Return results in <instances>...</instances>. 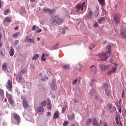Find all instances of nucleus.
I'll return each instance as SVG.
<instances>
[{
	"mask_svg": "<svg viewBox=\"0 0 126 126\" xmlns=\"http://www.w3.org/2000/svg\"><path fill=\"white\" fill-rule=\"evenodd\" d=\"M50 20L54 25H61L63 23V19L60 18L58 16H52Z\"/></svg>",
	"mask_w": 126,
	"mask_h": 126,
	"instance_id": "obj_1",
	"label": "nucleus"
},
{
	"mask_svg": "<svg viewBox=\"0 0 126 126\" xmlns=\"http://www.w3.org/2000/svg\"><path fill=\"white\" fill-rule=\"evenodd\" d=\"M121 17H122V16L120 14H117L114 16L113 21L115 22V24H119V23H120Z\"/></svg>",
	"mask_w": 126,
	"mask_h": 126,
	"instance_id": "obj_2",
	"label": "nucleus"
},
{
	"mask_svg": "<svg viewBox=\"0 0 126 126\" xmlns=\"http://www.w3.org/2000/svg\"><path fill=\"white\" fill-rule=\"evenodd\" d=\"M23 107L25 108V110H27L29 112H31V106L29 105L28 103H27V101L24 100V102H23Z\"/></svg>",
	"mask_w": 126,
	"mask_h": 126,
	"instance_id": "obj_3",
	"label": "nucleus"
},
{
	"mask_svg": "<svg viewBox=\"0 0 126 126\" xmlns=\"http://www.w3.org/2000/svg\"><path fill=\"white\" fill-rule=\"evenodd\" d=\"M6 97L7 99H8V102L10 103V105H14V100L12 99V96L10 94L6 93Z\"/></svg>",
	"mask_w": 126,
	"mask_h": 126,
	"instance_id": "obj_4",
	"label": "nucleus"
},
{
	"mask_svg": "<svg viewBox=\"0 0 126 126\" xmlns=\"http://www.w3.org/2000/svg\"><path fill=\"white\" fill-rule=\"evenodd\" d=\"M86 17L88 19H92L93 17V12H92L91 8L88 9V14H87Z\"/></svg>",
	"mask_w": 126,
	"mask_h": 126,
	"instance_id": "obj_5",
	"label": "nucleus"
},
{
	"mask_svg": "<svg viewBox=\"0 0 126 126\" xmlns=\"http://www.w3.org/2000/svg\"><path fill=\"white\" fill-rule=\"evenodd\" d=\"M12 116L15 120V121H16V122L18 123V124H19L20 122H21V119L20 118V116H19V115H18V114H17V113H14L12 114Z\"/></svg>",
	"mask_w": 126,
	"mask_h": 126,
	"instance_id": "obj_6",
	"label": "nucleus"
},
{
	"mask_svg": "<svg viewBox=\"0 0 126 126\" xmlns=\"http://www.w3.org/2000/svg\"><path fill=\"white\" fill-rule=\"evenodd\" d=\"M90 68L91 69V73L92 74H96L97 73V67L93 65Z\"/></svg>",
	"mask_w": 126,
	"mask_h": 126,
	"instance_id": "obj_7",
	"label": "nucleus"
},
{
	"mask_svg": "<svg viewBox=\"0 0 126 126\" xmlns=\"http://www.w3.org/2000/svg\"><path fill=\"white\" fill-rule=\"evenodd\" d=\"M108 109L110 111L111 113H114L116 111V107L113 106L112 104L109 103L107 105Z\"/></svg>",
	"mask_w": 126,
	"mask_h": 126,
	"instance_id": "obj_8",
	"label": "nucleus"
},
{
	"mask_svg": "<svg viewBox=\"0 0 126 126\" xmlns=\"http://www.w3.org/2000/svg\"><path fill=\"white\" fill-rule=\"evenodd\" d=\"M43 12L44 13H47L49 12L50 14H54L55 12H56V10L55 9H43Z\"/></svg>",
	"mask_w": 126,
	"mask_h": 126,
	"instance_id": "obj_9",
	"label": "nucleus"
},
{
	"mask_svg": "<svg viewBox=\"0 0 126 126\" xmlns=\"http://www.w3.org/2000/svg\"><path fill=\"white\" fill-rule=\"evenodd\" d=\"M98 57L100 58H102V61H106V60L108 59V56H107V54L106 53L100 54L99 55H98Z\"/></svg>",
	"mask_w": 126,
	"mask_h": 126,
	"instance_id": "obj_10",
	"label": "nucleus"
},
{
	"mask_svg": "<svg viewBox=\"0 0 126 126\" xmlns=\"http://www.w3.org/2000/svg\"><path fill=\"white\" fill-rule=\"evenodd\" d=\"M120 33L121 34L122 38H125L126 39V29H122L120 31Z\"/></svg>",
	"mask_w": 126,
	"mask_h": 126,
	"instance_id": "obj_11",
	"label": "nucleus"
},
{
	"mask_svg": "<svg viewBox=\"0 0 126 126\" xmlns=\"http://www.w3.org/2000/svg\"><path fill=\"white\" fill-rule=\"evenodd\" d=\"M52 90H56L57 89V86H56V80H53L50 84Z\"/></svg>",
	"mask_w": 126,
	"mask_h": 126,
	"instance_id": "obj_12",
	"label": "nucleus"
},
{
	"mask_svg": "<svg viewBox=\"0 0 126 126\" xmlns=\"http://www.w3.org/2000/svg\"><path fill=\"white\" fill-rule=\"evenodd\" d=\"M111 67V66L109 65H102L100 68L102 71H106L107 69H109Z\"/></svg>",
	"mask_w": 126,
	"mask_h": 126,
	"instance_id": "obj_13",
	"label": "nucleus"
},
{
	"mask_svg": "<svg viewBox=\"0 0 126 126\" xmlns=\"http://www.w3.org/2000/svg\"><path fill=\"white\" fill-rule=\"evenodd\" d=\"M8 86L7 88L9 91H11V89H12V81L9 80L8 81Z\"/></svg>",
	"mask_w": 126,
	"mask_h": 126,
	"instance_id": "obj_14",
	"label": "nucleus"
},
{
	"mask_svg": "<svg viewBox=\"0 0 126 126\" xmlns=\"http://www.w3.org/2000/svg\"><path fill=\"white\" fill-rule=\"evenodd\" d=\"M12 20V18L10 17H6L4 18L3 22L10 23L11 22V20Z\"/></svg>",
	"mask_w": 126,
	"mask_h": 126,
	"instance_id": "obj_15",
	"label": "nucleus"
},
{
	"mask_svg": "<svg viewBox=\"0 0 126 126\" xmlns=\"http://www.w3.org/2000/svg\"><path fill=\"white\" fill-rule=\"evenodd\" d=\"M105 95H106L107 97H110V96H111L112 94V91L110 90V89L105 90Z\"/></svg>",
	"mask_w": 126,
	"mask_h": 126,
	"instance_id": "obj_16",
	"label": "nucleus"
},
{
	"mask_svg": "<svg viewBox=\"0 0 126 126\" xmlns=\"http://www.w3.org/2000/svg\"><path fill=\"white\" fill-rule=\"evenodd\" d=\"M44 112V108L42 106H39L37 108V113L41 114V113H43Z\"/></svg>",
	"mask_w": 126,
	"mask_h": 126,
	"instance_id": "obj_17",
	"label": "nucleus"
},
{
	"mask_svg": "<svg viewBox=\"0 0 126 126\" xmlns=\"http://www.w3.org/2000/svg\"><path fill=\"white\" fill-rule=\"evenodd\" d=\"M106 21V18L105 17H102L100 19L98 20V23L99 24H102L104 23Z\"/></svg>",
	"mask_w": 126,
	"mask_h": 126,
	"instance_id": "obj_18",
	"label": "nucleus"
},
{
	"mask_svg": "<svg viewBox=\"0 0 126 126\" xmlns=\"http://www.w3.org/2000/svg\"><path fill=\"white\" fill-rule=\"evenodd\" d=\"M116 124L118 126H123V124L118 117H116Z\"/></svg>",
	"mask_w": 126,
	"mask_h": 126,
	"instance_id": "obj_19",
	"label": "nucleus"
},
{
	"mask_svg": "<svg viewBox=\"0 0 126 126\" xmlns=\"http://www.w3.org/2000/svg\"><path fill=\"white\" fill-rule=\"evenodd\" d=\"M103 89H104L105 91L109 89V85L107 83H104L102 87Z\"/></svg>",
	"mask_w": 126,
	"mask_h": 126,
	"instance_id": "obj_20",
	"label": "nucleus"
},
{
	"mask_svg": "<svg viewBox=\"0 0 126 126\" xmlns=\"http://www.w3.org/2000/svg\"><path fill=\"white\" fill-rule=\"evenodd\" d=\"M93 125L94 126H98V122L95 118H93Z\"/></svg>",
	"mask_w": 126,
	"mask_h": 126,
	"instance_id": "obj_21",
	"label": "nucleus"
},
{
	"mask_svg": "<svg viewBox=\"0 0 126 126\" xmlns=\"http://www.w3.org/2000/svg\"><path fill=\"white\" fill-rule=\"evenodd\" d=\"M76 8L77 9H78L77 11H79L80 8H81V10H83V7H82V5L81 4L77 5Z\"/></svg>",
	"mask_w": 126,
	"mask_h": 126,
	"instance_id": "obj_22",
	"label": "nucleus"
},
{
	"mask_svg": "<svg viewBox=\"0 0 126 126\" xmlns=\"http://www.w3.org/2000/svg\"><path fill=\"white\" fill-rule=\"evenodd\" d=\"M106 53H111V46L108 45L107 48H106Z\"/></svg>",
	"mask_w": 126,
	"mask_h": 126,
	"instance_id": "obj_23",
	"label": "nucleus"
},
{
	"mask_svg": "<svg viewBox=\"0 0 126 126\" xmlns=\"http://www.w3.org/2000/svg\"><path fill=\"white\" fill-rule=\"evenodd\" d=\"M7 66V64L6 63H3L2 65V69L3 70H6V67Z\"/></svg>",
	"mask_w": 126,
	"mask_h": 126,
	"instance_id": "obj_24",
	"label": "nucleus"
},
{
	"mask_svg": "<svg viewBox=\"0 0 126 126\" xmlns=\"http://www.w3.org/2000/svg\"><path fill=\"white\" fill-rule=\"evenodd\" d=\"M91 122H92V119L89 118L86 121L87 126H89L91 124Z\"/></svg>",
	"mask_w": 126,
	"mask_h": 126,
	"instance_id": "obj_25",
	"label": "nucleus"
},
{
	"mask_svg": "<svg viewBox=\"0 0 126 126\" xmlns=\"http://www.w3.org/2000/svg\"><path fill=\"white\" fill-rule=\"evenodd\" d=\"M9 54L11 57H13V55H14V50H13V49H11L10 50Z\"/></svg>",
	"mask_w": 126,
	"mask_h": 126,
	"instance_id": "obj_26",
	"label": "nucleus"
},
{
	"mask_svg": "<svg viewBox=\"0 0 126 126\" xmlns=\"http://www.w3.org/2000/svg\"><path fill=\"white\" fill-rule=\"evenodd\" d=\"M68 120H69V121H73V119H74V114H72V116H69L68 117Z\"/></svg>",
	"mask_w": 126,
	"mask_h": 126,
	"instance_id": "obj_27",
	"label": "nucleus"
},
{
	"mask_svg": "<svg viewBox=\"0 0 126 126\" xmlns=\"http://www.w3.org/2000/svg\"><path fill=\"white\" fill-rule=\"evenodd\" d=\"M0 96L3 97L4 96V92L2 89H0Z\"/></svg>",
	"mask_w": 126,
	"mask_h": 126,
	"instance_id": "obj_28",
	"label": "nucleus"
},
{
	"mask_svg": "<svg viewBox=\"0 0 126 126\" xmlns=\"http://www.w3.org/2000/svg\"><path fill=\"white\" fill-rule=\"evenodd\" d=\"M95 93H96V92L94 90H92L90 92V94L91 96H94Z\"/></svg>",
	"mask_w": 126,
	"mask_h": 126,
	"instance_id": "obj_29",
	"label": "nucleus"
},
{
	"mask_svg": "<svg viewBox=\"0 0 126 126\" xmlns=\"http://www.w3.org/2000/svg\"><path fill=\"white\" fill-rule=\"evenodd\" d=\"M59 117V112H55L53 116V119H58Z\"/></svg>",
	"mask_w": 126,
	"mask_h": 126,
	"instance_id": "obj_30",
	"label": "nucleus"
},
{
	"mask_svg": "<svg viewBox=\"0 0 126 126\" xmlns=\"http://www.w3.org/2000/svg\"><path fill=\"white\" fill-rule=\"evenodd\" d=\"M94 14L95 15V17H99L100 15V13H99V11H95L94 12Z\"/></svg>",
	"mask_w": 126,
	"mask_h": 126,
	"instance_id": "obj_31",
	"label": "nucleus"
},
{
	"mask_svg": "<svg viewBox=\"0 0 126 126\" xmlns=\"http://www.w3.org/2000/svg\"><path fill=\"white\" fill-rule=\"evenodd\" d=\"M19 35H20V32H16L15 33H14V34L13 35V37H14V38H17V36H18Z\"/></svg>",
	"mask_w": 126,
	"mask_h": 126,
	"instance_id": "obj_32",
	"label": "nucleus"
},
{
	"mask_svg": "<svg viewBox=\"0 0 126 126\" xmlns=\"http://www.w3.org/2000/svg\"><path fill=\"white\" fill-rule=\"evenodd\" d=\"M67 108V105H65L62 108V113H64L65 112V110H66V108Z\"/></svg>",
	"mask_w": 126,
	"mask_h": 126,
	"instance_id": "obj_33",
	"label": "nucleus"
},
{
	"mask_svg": "<svg viewBox=\"0 0 126 126\" xmlns=\"http://www.w3.org/2000/svg\"><path fill=\"white\" fill-rule=\"evenodd\" d=\"M63 67L64 68V69H68V68H69V65H63Z\"/></svg>",
	"mask_w": 126,
	"mask_h": 126,
	"instance_id": "obj_34",
	"label": "nucleus"
},
{
	"mask_svg": "<svg viewBox=\"0 0 126 126\" xmlns=\"http://www.w3.org/2000/svg\"><path fill=\"white\" fill-rule=\"evenodd\" d=\"M8 12H9V9H7L4 11L3 14L4 15H7V14H8Z\"/></svg>",
	"mask_w": 126,
	"mask_h": 126,
	"instance_id": "obj_35",
	"label": "nucleus"
},
{
	"mask_svg": "<svg viewBox=\"0 0 126 126\" xmlns=\"http://www.w3.org/2000/svg\"><path fill=\"white\" fill-rule=\"evenodd\" d=\"M41 61L42 62H46V58H45V54H43L41 57Z\"/></svg>",
	"mask_w": 126,
	"mask_h": 126,
	"instance_id": "obj_36",
	"label": "nucleus"
},
{
	"mask_svg": "<svg viewBox=\"0 0 126 126\" xmlns=\"http://www.w3.org/2000/svg\"><path fill=\"white\" fill-rule=\"evenodd\" d=\"M94 48H95V44H90L89 46L90 50H93V49H94Z\"/></svg>",
	"mask_w": 126,
	"mask_h": 126,
	"instance_id": "obj_37",
	"label": "nucleus"
},
{
	"mask_svg": "<svg viewBox=\"0 0 126 126\" xmlns=\"http://www.w3.org/2000/svg\"><path fill=\"white\" fill-rule=\"evenodd\" d=\"M47 108H48V109L49 110H51V109H52V106L51 105V102H49L47 104Z\"/></svg>",
	"mask_w": 126,
	"mask_h": 126,
	"instance_id": "obj_38",
	"label": "nucleus"
},
{
	"mask_svg": "<svg viewBox=\"0 0 126 126\" xmlns=\"http://www.w3.org/2000/svg\"><path fill=\"white\" fill-rule=\"evenodd\" d=\"M38 57H39V54H35L34 56V57L32 58V61H34V60H37Z\"/></svg>",
	"mask_w": 126,
	"mask_h": 126,
	"instance_id": "obj_39",
	"label": "nucleus"
},
{
	"mask_svg": "<svg viewBox=\"0 0 126 126\" xmlns=\"http://www.w3.org/2000/svg\"><path fill=\"white\" fill-rule=\"evenodd\" d=\"M28 41H29V43H32L33 44H34V38H29L28 39Z\"/></svg>",
	"mask_w": 126,
	"mask_h": 126,
	"instance_id": "obj_40",
	"label": "nucleus"
},
{
	"mask_svg": "<svg viewBox=\"0 0 126 126\" xmlns=\"http://www.w3.org/2000/svg\"><path fill=\"white\" fill-rule=\"evenodd\" d=\"M98 2H99L100 4H102V5L105 3L104 0H98Z\"/></svg>",
	"mask_w": 126,
	"mask_h": 126,
	"instance_id": "obj_41",
	"label": "nucleus"
},
{
	"mask_svg": "<svg viewBox=\"0 0 126 126\" xmlns=\"http://www.w3.org/2000/svg\"><path fill=\"white\" fill-rule=\"evenodd\" d=\"M26 72V70L22 69L21 71H20V74H23V73H25Z\"/></svg>",
	"mask_w": 126,
	"mask_h": 126,
	"instance_id": "obj_42",
	"label": "nucleus"
},
{
	"mask_svg": "<svg viewBox=\"0 0 126 126\" xmlns=\"http://www.w3.org/2000/svg\"><path fill=\"white\" fill-rule=\"evenodd\" d=\"M41 106H43L44 107V106H46L47 105V103H46V101H43L41 103Z\"/></svg>",
	"mask_w": 126,
	"mask_h": 126,
	"instance_id": "obj_43",
	"label": "nucleus"
},
{
	"mask_svg": "<svg viewBox=\"0 0 126 126\" xmlns=\"http://www.w3.org/2000/svg\"><path fill=\"white\" fill-rule=\"evenodd\" d=\"M94 11H96V12H97V11H99V6L96 5L95 6V9Z\"/></svg>",
	"mask_w": 126,
	"mask_h": 126,
	"instance_id": "obj_44",
	"label": "nucleus"
},
{
	"mask_svg": "<svg viewBox=\"0 0 126 126\" xmlns=\"http://www.w3.org/2000/svg\"><path fill=\"white\" fill-rule=\"evenodd\" d=\"M67 125H68V122L67 121H65L63 124V126H66Z\"/></svg>",
	"mask_w": 126,
	"mask_h": 126,
	"instance_id": "obj_45",
	"label": "nucleus"
},
{
	"mask_svg": "<svg viewBox=\"0 0 126 126\" xmlns=\"http://www.w3.org/2000/svg\"><path fill=\"white\" fill-rule=\"evenodd\" d=\"M59 48V43H57L55 46H54V49H57Z\"/></svg>",
	"mask_w": 126,
	"mask_h": 126,
	"instance_id": "obj_46",
	"label": "nucleus"
},
{
	"mask_svg": "<svg viewBox=\"0 0 126 126\" xmlns=\"http://www.w3.org/2000/svg\"><path fill=\"white\" fill-rule=\"evenodd\" d=\"M17 78L19 79V81L22 80V77L21 76L18 75L17 77Z\"/></svg>",
	"mask_w": 126,
	"mask_h": 126,
	"instance_id": "obj_47",
	"label": "nucleus"
},
{
	"mask_svg": "<svg viewBox=\"0 0 126 126\" xmlns=\"http://www.w3.org/2000/svg\"><path fill=\"white\" fill-rule=\"evenodd\" d=\"M115 70H117V68L113 67L112 69L111 70V71L113 72H115Z\"/></svg>",
	"mask_w": 126,
	"mask_h": 126,
	"instance_id": "obj_48",
	"label": "nucleus"
},
{
	"mask_svg": "<svg viewBox=\"0 0 126 126\" xmlns=\"http://www.w3.org/2000/svg\"><path fill=\"white\" fill-rule=\"evenodd\" d=\"M21 98L22 100H23V103L24 102V101H26V99H25V97L24 96H21Z\"/></svg>",
	"mask_w": 126,
	"mask_h": 126,
	"instance_id": "obj_49",
	"label": "nucleus"
},
{
	"mask_svg": "<svg viewBox=\"0 0 126 126\" xmlns=\"http://www.w3.org/2000/svg\"><path fill=\"white\" fill-rule=\"evenodd\" d=\"M76 82H77V80H74L72 82L73 85H75V84H76Z\"/></svg>",
	"mask_w": 126,
	"mask_h": 126,
	"instance_id": "obj_50",
	"label": "nucleus"
},
{
	"mask_svg": "<svg viewBox=\"0 0 126 126\" xmlns=\"http://www.w3.org/2000/svg\"><path fill=\"white\" fill-rule=\"evenodd\" d=\"M0 55L1 57H4V54L2 53V51H0Z\"/></svg>",
	"mask_w": 126,
	"mask_h": 126,
	"instance_id": "obj_51",
	"label": "nucleus"
},
{
	"mask_svg": "<svg viewBox=\"0 0 126 126\" xmlns=\"http://www.w3.org/2000/svg\"><path fill=\"white\" fill-rule=\"evenodd\" d=\"M118 110H119V113H120V114H121L122 113V107H119Z\"/></svg>",
	"mask_w": 126,
	"mask_h": 126,
	"instance_id": "obj_52",
	"label": "nucleus"
},
{
	"mask_svg": "<svg viewBox=\"0 0 126 126\" xmlns=\"http://www.w3.org/2000/svg\"><path fill=\"white\" fill-rule=\"evenodd\" d=\"M78 65H79V67L78 70H80V69H81V68H82V66L81 65V64H80V63H79Z\"/></svg>",
	"mask_w": 126,
	"mask_h": 126,
	"instance_id": "obj_53",
	"label": "nucleus"
},
{
	"mask_svg": "<svg viewBox=\"0 0 126 126\" xmlns=\"http://www.w3.org/2000/svg\"><path fill=\"white\" fill-rule=\"evenodd\" d=\"M45 79H48V77L47 76H45L42 77V80H43L44 81H45Z\"/></svg>",
	"mask_w": 126,
	"mask_h": 126,
	"instance_id": "obj_54",
	"label": "nucleus"
},
{
	"mask_svg": "<svg viewBox=\"0 0 126 126\" xmlns=\"http://www.w3.org/2000/svg\"><path fill=\"white\" fill-rule=\"evenodd\" d=\"M112 73H112V72L111 70V71H108V72H107V74H108V75H111Z\"/></svg>",
	"mask_w": 126,
	"mask_h": 126,
	"instance_id": "obj_55",
	"label": "nucleus"
},
{
	"mask_svg": "<svg viewBox=\"0 0 126 126\" xmlns=\"http://www.w3.org/2000/svg\"><path fill=\"white\" fill-rule=\"evenodd\" d=\"M36 32H37V33H40V32H42V29L37 30Z\"/></svg>",
	"mask_w": 126,
	"mask_h": 126,
	"instance_id": "obj_56",
	"label": "nucleus"
},
{
	"mask_svg": "<svg viewBox=\"0 0 126 126\" xmlns=\"http://www.w3.org/2000/svg\"><path fill=\"white\" fill-rule=\"evenodd\" d=\"M18 43H19V41L18 40H16L15 41V45H17Z\"/></svg>",
	"mask_w": 126,
	"mask_h": 126,
	"instance_id": "obj_57",
	"label": "nucleus"
},
{
	"mask_svg": "<svg viewBox=\"0 0 126 126\" xmlns=\"http://www.w3.org/2000/svg\"><path fill=\"white\" fill-rule=\"evenodd\" d=\"M2 3L1 0H0V8H1L2 7V6H1V4Z\"/></svg>",
	"mask_w": 126,
	"mask_h": 126,
	"instance_id": "obj_58",
	"label": "nucleus"
},
{
	"mask_svg": "<svg viewBox=\"0 0 126 126\" xmlns=\"http://www.w3.org/2000/svg\"><path fill=\"white\" fill-rule=\"evenodd\" d=\"M94 27L96 28L98 26V23H95L94 25Z\"/></svg>",
	"mask_w": 126,
	"mask_h": 126,
	"instance_id": "obj_59",
	"label": "nucleus"
},
{
	"mask_svg": "<svg viewBox=\"0 0 126 126\" xmlns=\"http://www.w3.org/2000/svg\"><path fill=\"white\" fill-rule=\"evenodd\" d=\"M110 63H113V62H114V59L113 58H111L110 59Z\"/></svg>",
	"mask_w": 126,
	"mask_h": 126,
	"instance_id": "obj_60",
	"label": "nucleus"
},
{
	"mask_svg": "<svg viewBox=\"0 0 126 126\" xmlns=\"http://www.w3.org/2000/svg\"><path fill=\"white\" fill-rule=\"evenodd\" d=\"M35 29H36V26H33L32 27V30L34 31Z\"/></svg>",
	"mask_w": 126,
	"mask_h": 126,
	"instance_id": "obj_61",
	"label": "nucleus"
},
{
	"mask_svg": "<svg viewBox=\"0 0 126 126\" xmlns=\"http://www.w3.org/2000/svg\"><path fill=\"white\" fill-rule=\"evenodd\" d=\"M20 12H21V13H24L23 12V10H22V9L20 10Z\"/></svg>",
	"mask_w": 126,
	"mask_h": 126,
	"instance_id": "obj_62",
	"label": "nucleus"
},
{
	"mask_svg": "<svg viewBox=\"0 0 126 126\" xmlns=\"http://www.w3.org/2000/svg\"><path fill=\"white\" fill-rule=\"evenodd\" d=\"M18 28H19L17 26V27H16L14 28V30H18Z\"/></svg>",
	"mask_w": 126,
	"mask_h": 126,
	"instance_id": "obj_63",
	"label": "nucleus"
},
{
	"mask_svg": "<svg viewBox=\"0 0 126 126\" xmlns=\"http://www.w3.org/2000/svg\"><path fill=\"white\" fill-rule=\"evenodd\" d=\"M104 126H108L107 125V123L104 122Z\"/></svg>",
	"mask_w": 126,
	"mask_h": 126,
	"instance_id": "obj_64",
	"label": "nucleus"
}]
</instances>
